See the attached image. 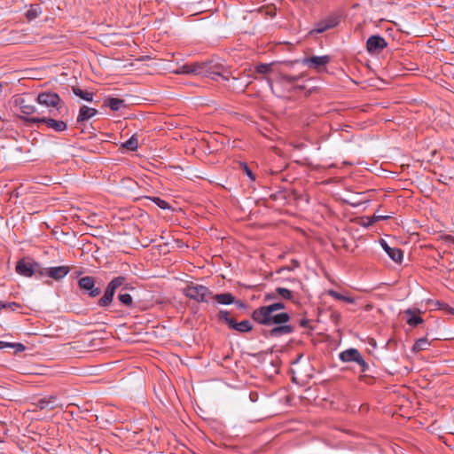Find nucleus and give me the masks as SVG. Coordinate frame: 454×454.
<instances>
[{"mask_svg": "<svg viewBox=\"0 0 454 454\" xmlns=\"http://www.w3.org/2000/svg\"><path fill=\"white\" fill-rule=\"evenodd\" d=\"M190 68L192 74L204 75L210 77L214 81H217L218 77H221L224 81H230L231 79L233 84L230 85L229 87L233 90H240L241 92H245L246 89L251 83V81H247L246 82H243L239 85L235 84L238 82L239 78L231 75V72L225 69L224 67L220 64H212L211 62H194L190 64Z\"/></svg>", "mask_w": 454, "mask_h": 454, "instance_id": "nucleus-1", "label": "nucleus"}, {"mask_svg": "<svg viewBox=\"0 0 454 454\" xmlns=\"http://www.w3.org/2000/svg\"><path fill=\"white\" fill-rule=\"evenodd\" d=\"M126 278L122 276L113 278L107 285L104 295L98 300V304L100 307L109 306L114 299L115 291L118 287L125 284Z\"/></svg>", "mask_w": 454, "mask_h": 454, "instance_id": "nucleus-2", "label": "nucleus"}, {"mask_svg": "<svg viewBox=\"0 0 454 454\" xmlns=\"http://www.w3.org/2000/svg\"><path fill=\"white\" fill-rule=\"evenodd\" d=\"M184 294L192 300H195L199 302H207L208 297H211L212 293L209 291V289L204 286L201 285H195V286H188L184 290Z\"/></svg>", "mask_w": 454, "mask_h": 454, "instance_id": "nucleus-3", "label": "nucleus"}, {"mask_svg": "<svg viewBox=\"0 0 454 454\" xmlns=\"http://www.w3.org/2000/svg\"><path fill=\"white\" fill-rule=\"evenodd\" d=\"M26 121L27 123H33L39 126V124L43 123L47 128L53 129L56 132H62L67 129V122L64 121L55 120L51 117H35L26 118Z\"/></svg>", "mask_w": 454, "mask_h": 454, "instance_id": "nucleus-4", "label": "nucleus"}, {"mask_svg": "<svg viewBox=\"0 0 454 454\" xmlns=\"http://www.w3.org/2000/svg\"><path fill=\"white\" fill-rule=\"evenodd\" d=\"M219 320L224 322L229 325L230 328L234 329L239 333H247L252 330V325L248 320H243L237 323L233 318L229 317V312L226 310H221L218 314Z\"/></svg>", "mask_w": 454, "mask_h": 454, "instance_id": "nucleus-5", "label": "nucleus"}, {"mask_svg": "<svg viewBox=\"0 0 454 454\" xmlns=\"http://www.w3.org/2000/svg\"><path fill=\"white\" fill-rule=\"evenodd\" d=\"M36 102L46 107H54L60 110L63 106V101L57 93L54 92H41L37 95Z\"/></svg>", "mask_w": 454, "mask_h": 454, "instance_id": "nucleus-6", "label": "nucleus"}, {"mask_svg": "<svg viewBox=\"0 0 454 454\" xmlns=\"http://www.w3.org/2000/svg\"><path fill=\"white\" fill-rule=\"evenodd\" d=\"M339 357L344 363L356 362L361 367V372H365L368 367V364L356 348H352L342 351L340 353Z\"/></svg>", "mask_w": 454, "mask_h": 454, "instance_id": "nucleus-7", "label": "nucleus"}, {"mask_svg": "<svg viewBox=\"0 0 454 454\" xmlns=\"http://www.w3.org/2000/svg\"><path fill=\"white\" fill-rule=\"evenodd\" d=\"M258 311H259V309H256L255 310H254L252 317L255 322H257L261 325H272L286 324L290 319L289 315L286 312H282V313H278V314H274V312H270L269 316H267L269 322H262V320L256 316Z\"/></svg>", "mask_w": 454, "mask_h": 454, "instance_id": "nucleus-8", "label": "nucleus"}, {"mask_svg": "<svg viewBox=\"0 0 454 454\" xmlns=\"http://www.w3.org/2000/svg\"><path fill=\"white\" fill-rule=\"evenodd\" d=\"M340 19L341 14L340 12L330 14L325 19L317 23L312 32L319 34L326 31L327 29L333 28L340 23Z\"/></svg>", "mask_w": 454, "mask_h": 454, "instance_id": "nucleus-9", "label": "nucleus"}, {"mask_svg": "<svg viewBox=\"0 0 454 454\" xmlns=\"http://www.w3.org/2000/svg\"><path fill=\"white\" fill-rule=\"evenodd\" d=\"M79 287L90 297H97L100 294L101 290L95 286V278L93 277H82L78 281Z\"/></svg>", "mask_w": 454, "mask_h": 454, "instance_id": "nucleus-10", "label": "nucleus"}, {"mask_svg": "<svg viewBox=\"0 0 454 454\" xmlns=\"http://www.w3.org/2000/svg\"><path fill=\"white\" fill-rule=\"evenodd\" d=\"M38 262H31L21 259L18 261L15 270L19 275L30 278L38 270Z\"/></svg>", "mask_w": 454, "mask_h": 454, "instance_id": "nucleus-11", "label": "nucleus"}, {"mask_svg": "<svg viewBox=\"0 0 454 454\" xmlns=\"http://www.w3.org/2000/svg\"><path fill=\"white\" fill-rule=\"evenodd\" d=\"M387 46V43L380 35H372L366 42V49L370 53H379Z\"/></svg>", "mask_w": 454, "mask_h": 454, "instance_id": "nucleus-12", "label": "nucleus"}, {"mask_svg": "<svg viewBox=\"0 0 454 454\" xmlns=\"http://www.w3.org/2000/svg\"><path fill=\"white\" fill-rule=\"evenodd\" d=\"M15 105L19 107L20 111L24 116L21 119L26 121V118H31L30 115L36 113V106L31 104L24 98H18L15 99Z\"/></svg>", "mask_w": 454, "mask_h": 454, "instance_id": "nucleus-13", "label": "nucleus"}, {"mask_svg": "<svg viewBox=\"0 0 454 454\" xmlns=\"http://www.w3.org/2000/svg\"><path fill=\"white\" fill-rule=\"evenodd\" d=\"M285 308V304L282 302H275L269 306H262L259 308V311L256 316L262 320V322H269L267 316H269L270 312H275L279 309H283Z\"/></svg>", "mask_w": 454, "mask_h": 454, "instance_id": "nucleus-14", "label": "nucleus"}, {"mask_svg": "<svg viewBox=\"0 0 454 454\" xmlns=\"http://www.w3.org/2000/svg\"><path fill=\"white\" fill-rule=\"evenodd\" d=\"M70 271L68 266H58L45 269V274L54 280H60L65 278Z\"/></svg>", "mask_w": 454, "mask_h": 454, "instance_id": "nucleus-15", "label": "nucleus"}, {"mask_svg": "<svg viewBox=\"0 0 454 454\" xmlns=\"http://www.w3.org/2000/svg\"><path fill=\"white\" fill-rule=\"evenodd\" d=\"M380 245L387 255L395 262H401L403 259V251L398 247H391L384 240H380Z\"/></svg>", "mask_w": 454, "mask_h": 454, "instance_id": "nucleus-16", "label": "nucleus"}, {"mask_svg": "<svg viewBox=\"0 0 454 454\" xmlns=\"http://www.w3.org/2000/svg\"><path fill=\"white\" fill-rule=\"evenodd\" d=\"M58 399L55 395H50L47 397H43L39 399L35 405L40 410L47 409V410H54L59 406Z\"/></svg>", "mask_w": 454, "mask_h": 454, "instance_id": "nucleus-17", "label": "nucleus"}, {"mask_svg": "<svg viewBox=\"0 0 454 454\" xmlns=\"http://www.w3.org/2000/svg\"><path fill=\"white\" fill-rule=\"evenodd\" d=\"M330 59L328 56H313L311 58H306L303 59V64L313 67L318 68L324 67L329 62Z\"/></svg>", "mask_w": 454, "mask_h": 454, "instance_id": "nucleus-18", "label": "nucleus"}, {"mask_svg": "<svg viewBox=\"0 0 454 454\" xmlns=\"http://www.w3.org/2000/svg\"><path fill=\"white\" fill-rule=\"evenodd\" d=\"M98 111L95 108H91L86 106H82L79 110V114L77 117L78 122H82L87 121L96 115Z\"/></svg>", "mask_w": 454, "mask_h": 454, "instance_id": "nucleus-19", "label": "nucleus"}, {"mask_svg": "<svg viewBox=\"0 0 454 454\" xmlns=\"http://www.w3.org/2000/svg\"><path fill=\"white\" fill-rule=\"evenodd\" d=\"M293 332V327L291 325L281 324L278 325V326L273 327L270 331V336L278 337L280 335L289 334Z\"/></svg>", "mask_w": 454, "mask_h": 454, "instance_id": "nucleus-20", "label": "nucleus"}, {"mask_svg": "<svg viewBox=\"0 0 454 454\" xmlns=\"http://www.w3.org/2000/svg\"><path fill=\"white\" fill-rule=\"evenodd\" d=\"M211 297L218 303L223 305H229L235 302V297L230 293L218 294L215 295H211Z\"/></svg>", "mask_w": 454, "mask_h": 454, "instance_id": "nucleus-21", "label": "nucleus"}, {"mask_svg": "<svg viewBox=\"0 0 454 454\" xmlns=\"http://www.w3.org/2000/svg\"><path fill=\"white\" fill-rule=\"evenodd\" d=\"M10 348H13V353L17 354L26 349V347L22 343H12L0 340V349Z\"/></svg>", "mask_w": 454, "mask_h": 454, "instance_id": "nucleus-22", "label": "nucleus"}, {"mask_svg": "<svg viewBox=\"0 0 454 454\" xmlns=\"http://www.w3.org/2000/svg\"><path fill=\"white\" fill-rule=\"evenodd\" d=\"M105 105L113 111H118L121 106H125V103L123 99L110 98L105 101Z\"/></svg>", "mask_w": 454, "mask_h": 454, "instance_id": "nucleus-23", "label": "nucleus"}, {"mask_svg": "<svg viewBox=\"0 0 454 454\" xmlns=\"http://www.w3.org/2000/svg\"><path fill=\"white\" fill-rule=\"evenodd\" d=\"M407 315L410 316V317L407 320V324L412 327H415L419 325V324L423 323V319L421 317L417 316L411 309H407L405 311Z\"/></svg>", "mask_w": 454, "mask_h": 454, "instance_id": "nucleus-24", "label": "nucleus"}, {"mask_svg": "<svg viewBox=\"0 0 454 454\" xmlns=\"http://www.w3.org/2000/svg\"><path fill=\"white\" fill-rule=\"evenodd\" d=\"M430 341L427 340V338H420L419 339L412 347V351L419 352L421 350H426L429 348Z\"/></svg>", "mask_w": 454, "mask_h": 454, "instance_id": "nucleus-25", "label": "nucleus"}, {"mask_svg": "<svg viewBox=\"0 0 454 454\" xmlns=\"http://www.w3.org/2000/svg\"><path fill=\"white\" fill-rule=\"evenodd\" d=\"M73 92H74V94L75 96L81 98L83 100L90 102L93 99V94L92 93L88 92V91H84V90H82V89H80L78 87H73Z\"/></svg>", "mask_w": 454, "mask_h": 454, "instance_id": "nucleus-26", "label": "nucleus"}, {"mask_svg": "<svg viewBox=\"0 0 454 454\" xmlns=\"http://www.w3.org/2000/svg\"><path fill=\"white\" fill-rule=\"evenodd\" d=\"M328 294L336 299V300H339V301H346L348 303H354L355 302V299L353 297H350V296H345L334 290H329L328 291Z\"/></svg>", "mask_w": 454, "mask_h": 454, "instance_id": "nucleus-27", "label": "nucleus"}, {"mask_svg": "<svg viewBox=\"0 0 454 454\" xmlns=\"http://www.w3.org/2000/svg\"><path fill=\"white\" fill-rule=\"evenodd\" d=\"M122 146L127 150L136 151L138 147V140L136 135H133L129 139L123 143Z\"/></svg>", "mask_w": 454, "mask_h": 454, "instance_id": "nucleus-28", "label": "nucleus"}, {"mask_svg": "<svg viewBox=\"0 0 454 454\" xmlns=\"http://www.w3.org/2000/svg\"><path fill=\"white\" fill-rule=\"evenodd\" d=\"M300 79V76L299 75H287V74H279L278 78H277V81L280 83L284 82H289V83H293V82H297L298 80Z\"/></svg>", "mask_w": 454, "mask_h": 454, "instance_id": "nucleus-29", "label": "nucleus"}, {"mask_svg": "<svg viewBox=\"0 0 454 454\" xmlns=\"http://www.w3.org/2000/svg\"><path fill=\"white\" fill-rule=\"evenodd\" d=\"M118 300L120 302L125 306L130 307L132 305L133 300L129 294L128 293H120L118 294Z\"/></svg>", "mask_w": 454, "mask_h": 454, "instance_id": "nucleus-30", "label": "nucleus"}, {"mask_svg": "<svg viewBox=\"0 0 454 454\" xmlns=\"http://www.w3.org/2000/svg\"><path fill=\"white\" fill-rule=\"evenodd\" d=\"M273 64H260L255 67V72L261 74H267L272 71Z\"/></svg>", "mask_w": 454, "mask_h": 454, "instance_id": "nucleus-31", "label": "nucleus"}, {"mask_svg": "<svg viewBox=\"0 0 454 454\" xmlns=\"http://www.w3.org/2000/svg\"><path fill=\"white\" fill-rule=\"evenodd\" d=\"M276 293L283 299L293 300V293L287 288L278 287L276 288Z\"/></svg>", "mask_w": 454, "mask_h": 454, "instance_id": "nucleus-32", "label": "nucleus"}, {"mask_svg": "<svg viewBox=\"0 0 454 454\" xmlns=\"http://www.w3.org/2000/svg\"><path fill=\"white\" fill-rule=\"evenodd\" d=\"M147 199L153 201L160 208L168 209L170 207L169 204L166 200H163L159 197H147Z\"/></svg>", "mask_w": 454, "mask_h": 454, "instance_id": "nucleus-33", "label": "nucleus"}, {"mask_svg": "<svg viewBox=\"0 0 454 454\" xmlns=\"http://www.w3.org/2000/svg\"><path fill=\"white\" fill-rule=\"evenodd\" d=\"M174 73L177 74H192L190 64L180 66Z\"/></svg>", "mask_w": 454, "mask_h": 454, "instance_id": "nucleus-34", "label": "nucleus"}, {"mask_svg": "<svg viewBox=\"0 0 454 454\" xmlns=\"http://www.w3.org/2000/svg\"><path fill=\"white\" fill-rule=\"evenodd\" d=\"M240 168L243 169V171L247 174V176L251 179V180H254L255 179V176L253 174L252 170L248 168V166L244 163V162H241L240 163Z\"/></svg>", "mask_w": 454, "mask_h": 454, "instance_id": "nucleus-35", "label": "nucleus"}, {"mask_svg": "<svg viewBox=\"0 0 454 454\" xmlns=\"http://www.w3.org/2000/svg\"><path fill=\"white\" fill-rule=\"evenodd\" d=\"M6 308H11L12 309H14L15 308H20V305L16 302L4 303V302L0 301V309H6Z\"/></svg>", "mask_w": 454, "mask_h": 454, "instance_id": "nucleus-36", "label": "nucleus"}, {"mask_svg": "<svg viewBox=\"0 0 454 454\" xmlns=\"http://www.w3.org/2000/svg\"><path fill=\"white\" fill-rule=\"evenodd\" d=\"M266 80H267V83L269 84V86H270V89H271V91H272L275 95H277V96H278V97H282L283 95H282L280 92L276 91V90H274V87H273V82H272V80H271L270 78H267Z\"/></svg>", "mask_w": 454, "mask_h": 454, "instance_id": "nucleus-37", "label": "nucleus"}, {"mask_svg": "<svg viewBox=\"0 0 454 454\" xmlns=\"http://www.w3.org/2000/svg\"><path fill=\"white\" fill-rule=\"evenodd\" d=\"M37 16V12L36 10L35 9H30L29 11H27V17L29 19V20H33L35 18H36Z\"/></svg>", "mask_w": 454, "mask_h": 454, "instance_id": "nucleus-38", "label": "nucleus"}, {"mask_svg": "<svg viewBox=\"0 0 454 454\" xmlns=\"http://www.w3.org/2000/svg\"><path fill=\"white\" fill-rule=\"evenodd\" d=\"M373 218L375 221H379V220H384V219H387L388 218V216H385V215H373Z\"/></svg>", "mask_w": 454, "mask_h": 454, "instance_id": "nucleus-39", "label": "nucleus"}, {"mask_svg": "<svg viewBox=\"0 0 454 454\" xmlns=\"http://www.w3.org/2000/svg\"><path fill=\"white\" fill-rule=\"evenodd\" d=\"M45 269L46 268H41L40 266L38 267V270L35 272V273H38L39 275L41 276H44L46 275L45 274Z\"/></svg>", "mask_w": 454, "mask_h": 454, "instance_id": "nucleus-40", "label": "nucleus"}, {"mask_svg": "<svg viewBox=\"0 0 454 454\" xmlns=\"http://www.w3.org/2000/svg\"><path fill=\"white\" fill-rule=\"evenodd\" d=\"M275 297H276L275 294H268L265 296L266 300H271V299H274Z\"/></svg>", "mask_w": 454, "mask_h": 454, "instance_id": "nucleus-41", "label": "nucleus"}, {"mask_svg": "<svg viewBox=\"0 0 454 454\" xmlns=\"http://www.w3.org/2000/svg\"><path fill=\"white\" fill-rule=\"evenodd\" d=\"M235 303H236V305H237L238 307H239V308L244 307L243 302H242V301H235Z\"/></svg>", "mask_w": 454, "mask_h": 454, "instance_id": "nucleus-42", "label": "nucleus"}, {"mask_svg": "<svg viewBox=\"0 0 454 454\" xmlns=\"http://www.w3.org/2000/svg\"><path fill=\"white\" fill-rule=\"evenodd\" d=\"M306 324H307V321H306V320H301V325L305 326V325H306Z\"/></svg>", "mask_w": 454, "mask_h": 454, "instance_id": "nucleus-43", "label": "nucleus"}, {"mask_svg": "<svg viewBox=\"0 0 454 454\" xmlns=\"http://www.w3.org/2000/svg\"><path fill=\"white\" fill-rule=\"evenodd\" d=\"M125 289H127V286H124L121 289V293H122Z\"/></svg>", "mask_w": 454, "mask_h": 454, "instance_id": "nucleus-44", "label": "nucleus"}, {"mask_svg": "<svg viewBox=\"0 0 454 454\" xmlns=\"http://www.w3.org/2000/svg\"><path fill=\"white\" fill-rule=\"evenodd\" d=\"M125 289H127V286H124L121 289V293H122Z\"/></svg>", "mask_w": 454, "mask_h": 454, "instance_id": "nucleus-45", "label": "nucleus"}, {"mask_svg": "<svg viewBox=\"0 0 454 454\" xmlns=\"http://www.w3.org/2000/svg\"><path fill=\"white\" fill-rule=\"evenodd\" d=\"M125 289H127V286H124L121 289V293H122Z\"/></svg>", "mask_w": 454, "mask_h": 454, "instance_id": "nucleus-46", "label": "nucleus"}, {"mask_svg": "<svg viewBox=\"0 0 454 454\" xmlns=\"http://www.w3.org/2000/svg\"><path fill=\"white\" fill-rule=\"evenodd\" d=\"M125 289H127V286H124L121 289V293H122Z\"/></svg>", "mask_w": 454, "mask_h": 454, "instance_id": "nucleus-47", "label": "nucleus"}, {"mask_svg": "<svg viewBox=\"0 0 454 454\" xmlns=\"http://www.w3.org/2000/svg\"><path fill=\"white\" fill-rule=\"evenodd\" d=\"M286 268H281L279 270H278V272H281L282 270H284Z\"/></svg>", "mask_w": 454, "mask_h": 454, "instance_id": "nucleus-48", "label": "nucleus"}, {"mask_svg": "<svg viewBox=\"0 0 454 454\" xmlns=\"http://www.w3.org/2000/svg\"><path fill=\"white\" fill-rule=\"evenodd\" d=\"M247 77L250 78V77H254V76L250 74H247Z\"/></svg>", "mask_w": 454, "mask_h": 454, "instance_id": "nucleus-49", "label": "nucleus"}]
</instances>
